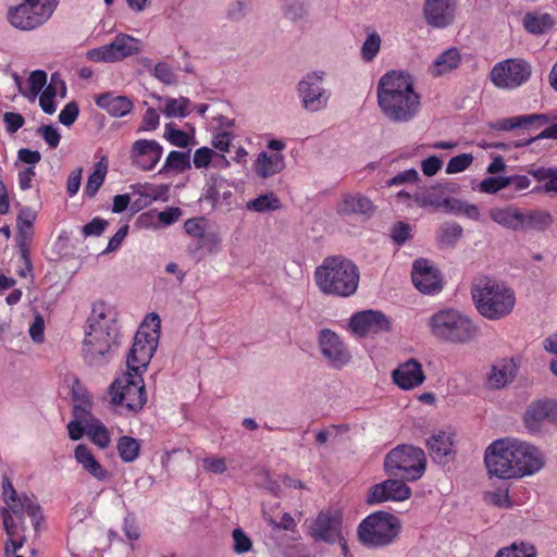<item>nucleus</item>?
<instances>
[{"label":"nucleus","mask_w":557,"mask_h":557,"mask_svg":"<svg viewBox=\"0 0 557 557\" xmlns=\"http://www.w3.org/2000/svg\"><path fill=\"white\" fill-rule=\"evenodd\" d=\"M519 232L536 231L545 232L554 223L552 213L547 210H520Z\"/></svg>","instance_id":"28"},{"label":"nucleus","mask_w":557,"mask_h":557,"mask_svg":"<svg viewBox=\"0 0 557 557\" xmlns=\"http://www.w3.org/2000/svg\"><path fill=\"white\" fill-rule=\"evenodd\" d=\"M3 500L10 515H15L21 520L26 513L33 521L35 529H37L40 520H42L41 508L36 502L35 496L18 495L13 487L9 478H4L2 482Z\"/></svg>","instance_id":"11"},{"label":"nucleus","mask_w":557,"mask_h":557,"mask_svg":"<svg viewBox=\"0 0 557 557\" xmlns=\"http://www.w3.org/2000/svg\"><path fill=\"white\" fill-rule=\"evenodd\" d=\"M389 237L396 246H403L412 237V226L404 221L396 222L389 230Z\"/></svg>","instance_id":"48"},{"label":"nucleus","mask_w":557,"mask_h":557,"mask_svg":"<svg viewBox=\"0 0 557 557\" xmlns=\"http://www.w3.org/2000/svg\"><path fill=\"white\" fill-rule=\"evenodd\" d=\"M532 74V66L523 59H507L494 65L490 73L491 82L502 89H515Z\"/></svg>","instance_id":"10"},{"label":"nucleus","mask_w":557,"mask_h":557,"mask_svg":"<svg viewBox=\"0 0 557 557\" xmlns=\"http://www.w3.org/2000/svg\"><path fill=\"white\" fill-rule=\"evenodd\" d=\"M456 4L453 0H425L424 16L429 25L446 27L455 18Z\"/></svg>","instance_id":"22"},{"label":"nucleus","mask_w":557,"mask_h":557,"mask_svg":"<svg viewBox=\"0 0 557 557\" xmlns=\"http://www.w3.org/2000/svg\"><path fill=\"white\" fill-rule=\"evenodd\" d=\"M3 122L5 124L7 132L14 134L24 125L25 119L20 113L5 112L3 114Z\"/></svg>","instance_id":"64"},{"label":"nucleus","mask_w":557,"mask_h":557,"mask_svg":"<svg viewBox=\"0 0 557 557\" xmlns=\"http://www.w3.org/2000/svg\"><path fill=\"white\" fill-rule=\"evenodd\" d=\"M190 101L188 98H168L165 100V107L163 113L168 117H185L188 115V107Z\"/></svg>","instance_id":"47"},{"label":"nucleus","mask_w":557,"mask_h":557,"mask_svg":"<svg viewBox=\"0 0 557 557\" xmlns=\"http://www.w3.org/2000/svg\"><path fill=\"white\" fill-rule=\"evenodd\" d=\"M554 25L549 14L528 13L523 17V26L531 34H543Z\"/></svg>","instance_id":"42"},{"label":"nucleus","mask_w":557,"mask_h":557,"mask_svg":"<svg viewBox=\"0 0 557 557\" xmlns=\"http://www.w3.org/2000/svg\"><path fill=\"white\" fill-rule=\"evenodd\" d=\"M107 172L108 160L106 157H102L100 161L95 164L94 172L88 176L87 184L85 186L86 196L94 197L98 193L106 180Z\"/></svg>","instance_id":"39"},{"label":"nucleus","mask_w":557,"mask_h":557,"mask_svg":"<svg viewBox=\"0 0 557 557\" xmlns=\"http://www.w3.org/2000/svg\"><path fill=\"white\" fill-rule=\"evenodd\" d=\"M342 517L338 512L321 511L311 527L315 540L333 543L341 532Z\"/></svg>","instance_id":"23"},{"label":"nucleus","mask_w":557,"mask_h":557,"mask_svg":"<svg viewBox=\"0 0 557 557\" xmlns=\"http://www.w3.org/2000/svg\"><path fill=\"white\" fill-rule=\"evenodd\" d=\"M537 182H544L543 185L533 189L537 194H549L557 196V168H537L528 171Z\"/></svg>","instance_id":"37"},{"label":"nucleus","mask_w":557,"mask_h":557,"mask_svg":"<svg viewBox=\"0 0 557 557\" xmlns=\"http://www.w3.org/2000/svg\"><path fill=\"white\" fill-rule=\"evenodd\" d=\"M548 121V116L542 113L516 115L497 120L491 124V127L496 131L508 132L515 128L540 127L546 125Z\"/></svg>","instance_id":"25"},{"label":"nucleus","mask_w":557,"mask_h":557,"mask_svg":"<svg viewBox=\"0 0 557 557\" xmlns=\"http://www.w3.org/2000/svg\"><path fill=\"white\" fill-rule=\"evenodd\" d=\"M484 500L487 504L497 506V507H504L509 508L511 507V502L509 498L508 491L497 490L494 492H487L484 494Z\"/></svg>","instance_id":"56"},{"label":"nucleus","mask_w":557,"mask_h":557,"mask_svg":"<svg viewBox=\"0 0 557 557\" xmlns=\"http://www.w3.org/2000/svg\"><path fill=\"white\" fill-rule=\"evenodd\" d=\"M4 530L9 536L4 546V557H23L17 554V550L24 545L25 537L18 533V528L14 523L13 517H11L9 509L1 508L0 510Z\"/></svg>","instance_id":"31"},{"label":"nucleus","mask_w":557,"mask_h":557,"mask_svg":"<svg viewBox=\"0 0 557 557\" xmlns=\"http://www.w3.org/2000/svg\"><path fill=\"white\" fill-rule=\"evenodd\" d=\"M358 537L367 546L383 545V510H377L361 521Z\"/></svg>","instance_id":"24"},{"label":"nucleus","mask_w":557,"mask_h":557,"mask_svg":"<svg viewBox=\"0 0 557 557\" xmlns=\"http://www.w3.org/2000/svg\"><path fill=\"white\" fill-rule=\"evenodd\" d=\"M314 280L322 293L339 297L354 295L359 285V270L343 257H327L315 269Z\"/></svg>","instance_id":"4"},{"label":"nucleus","mask_w":557,"mask_h":557,"mask_svg":"<svg viewBox=\"0 0 557 557\" xmlns=\"http://www.w3.org/2000/svg\"><path fill=\"white\" fill-rule=\"evenodd\" d=\"M544 422L557 425V401L553 399L532 401L524 412L529 431L539 432Z\"/></svg>","instance_id":"17"},{"label":"nucleus","mask_w":557,"mask_h":557,"mask_svg":"<svg viewBox=\"0 0 557 557\" xmlns=\"http://www.w3.org/2000/svg\"><path fill=\"white\" fill-rule=\"evenodd\" d=\"M163 154V147L154 139H137L129 149L131 164L149 172L156 168Z\"/></svg>","instance_id":"13"},{"label":"nucleus","mask_w":557,"mask_h":557,"mask_svg":"<svg viewBox=\"0 0 557 557\" xmlns=\"http://www.w3.org/2000/svg\"><path fill=\"white\" fill-rule=\"evenodd\" d=\"M166 133H168V140L180 148H185L189 144V137L186 132L174 128L171 124H168L165 126Z\"/></svg>","instance_id":"59"},{"label":"nucleus","mask_w":557,"mask_h":557,"mask_svg":"<svg viewBox=\"0 0 557 557\" xmlns=\"http://www.w3.org/2000/svg\"><path fill=\"white\" fill-rule=\"evenodd\" d=\"M512 380L511 367L508 364L493 366L487 375V385L490 388L498 389L504 387Z\"/></svg>","instance_id":"45"},{"label":"nucleus","mask_w":557,"mask_h":557,"mask_svg":"<svg viewBox=\"0 0 557 557\" xmlns=\"http://www.w3.org/2000/svg\"><path fill=\"white\" fill-rule=\"evenodd\" d=\"M37 212L30 207H22L16 216V227L34 228Z\"/></svg>","instance_id":"61"},{"label":"nucleus","mask_w":557,"mask_h":557,"mask_svg":"<svg viewBox=\"0 0 557 557\" xmlns=\"http://www.w3.org/2000/svg\"><path fill=\"white\" fill-rule=\"evenodd\" d=\"M392 379L399 388L408 391L420 386L425 381V374L422 364L411 358L392 372Z\"/></svg>","instance_id":"21"},{"label":"nucleus","mask_w":557,"mask_h":557,"mask_svg":"<svg viewBox=\"0 0 557 557\" xmlns=\"http://www.w3.org/2000/svg\"><path fill=\"white\" fill-rule=\"evenodd\" d=\"M34 238V228L17 227L16 247L20 252L21 260L24 269L18 272V275L26 277L33 271V263L30 259V245Z\"/></svg>","instance_id":"34"},{"label":"nucleus","mask_w":557,"mask_h":557,"mask_svg":"<svg viewBox=\"0 0 557 557\" xmlns=\"http://www.w3.org/2000/svg\"><path fill=\"white\" fill-rule=\"evenodd\" d=\"M285 168L284 156L282 153H268L262 151L258 154L253 169L258 176L269 178Z\"/></svg>","instance_id":"33"},{"label":"nucleus","mask_w":557,"mask_h":557,"mask_svg":"<svg viewBox=\"0 0 557 557\" xmlns=\"http://www.w3.org/2000/svg\"><path fill=\"white\" fill-rule=\"evenodd\" d=\"M414 90L412 76L405 71H389L385 73V104L387 99L403 96Z\"/></svg>","instance_id":"26"},{"label":"nucleus","mask_w":557,"mask_h":557,"mask_svg":"<svg viewBox=\"0 0 557 557\" xmlns=\"http://www.w3.org/2000/svg\"><path fill=\"white\" fill-rule=\"evenodd\" d=\"M348 329L359 338L373 337L383 331V313L374 310L357 312L349 319Z\"/></svg>","instance_id":"19"},{"label":"nucleus","mask_w":557,"mask_h":557,"mask_svg":"<svg viewBox=\"0 0 557 557\" xmlns=\"http://www.w3.org/2000/svg\"><path fill=\"white\" fill-rule=\"evenodd\" d=\"M455 191L456 185L454 183L437 184L414 194L413 200L419 207H433L434 209L444 207L448 210H455L456 207L453 203L459 205V202L447 197L448 194Z\"/></svg>","instance_id":"18"},{"label":"nucleus","mask_w":557,"mask_h":557,"mask_svg":"<svg viewBox=\"0 0 557 557\" xmlns=\"http://www.w3.org/2000/svg\"><path fill=\"white\" fill-rule=\"evenodd\" d=\"M487 472L499 479H517L540 471L545 461L533 445L519 440H497L485 450Z\"/></svg>","instance_id":"1"},{"label":"nucleus","mask_w":557,"mask_h":557,"mask_svg":"<svg viewBox=\"0 0 557 557\" xmlns=\"http://www.w3.org/2000/svg\"><path fill=\"white\" fill-rule=\"evenodd\" d=\"M37 134H40L50 148H57L60 144L61 136L52 125H44L38 127Z\"/></svg>","instance_id":"63"},{"label":"nucleus","mask_w":557,"mask_h":557,"mask_svg":"<svg viewBox=\"0 0 557 557\" xmlns=\"http://www.w3.org/2000/svg\"><path fill=\"white\" fill-rule=\"evenodd\" d=\"M509 181L508 176H491L484 178L480 184V190L486 194H495L498 190L508 187Z\"/></svg>","instance_id":"54"},{"label":"nucleus","mask_w":557,"mask_h":557,"mask_svg":"<svg viewBox=\"0 0 557 557\" xmlns=\"http://www.w3.org/2000/svg\"><path fill=\"white\" fill-rule=\"evenodd\" d=\"M96 104L106 110L111 116L123 117L134 108L132 100L126 96H114L110 92L101 94L95 99Z\"/></svg>","instance_id":"30"},{"label":"nucleus","mask_w":557,"mask_h":557,"mask_svg":"<svg viewBox=\"0 0 557 557\" xmlns=\"http://www.w3.org/2000/svg\"><path fill=\"white\" fill-rule=\"evenodd\" d=\"M57 5L58 0H23L9 9L8 20L15 28L32 30L46 23Z\"/></svg>","instance_id":"9"},{"label":"nucleus","mask_w":557,"mask_h":557,"mask_svg":"<svg viewBox=\"0 0 557 557\" xmlns=\"http://www.w3.org/2000/svg\"><path fill=\"white\" fill-rule=\"evenodd\" d=\"M411 278L416 288L423 294H434L442 289L441 273L426 259L420 258L413 262Z\"/></svg>","instance_id":"16"},{"label":"nucleus","mask_w":557,"mask_h":557,"mask_svg":"<svg viewBox=\"0 0 557 557\" xmlns=\"http://www.w3.org/2000/svg\"><path fill=\"white\" fill-rule=\"evenodd\" d=\"M233 540H234V552L237 554H244L251 549L252 542L246 535V533L242 529H235L233 531Z\"/></svg>","instance_id":"58"},{"label":"nucleus","mask_w":557,"mask_h":557,"mask_svg":"<svg viewBox=\"0 0 557 557\" xmlns=\"http://www.w3.org/2000/svg\"><path fill=\"white\" fill-rule=\"evenodd\" d=\"M381 47V37L376 33L368 35L361 47V57L364 61H371L379 53Z\"/></svg>","instance_id":"50"},{"label":"nucleus","mask_w":557,"mask_h":557,"mask_svg":"<svg viewBox=\"0 0 557 557\" xmlns=\"http://www.w3.org/2000/svg\"><path fill=\"white\" fill-rule=\"evenodd\" d=\"M406 480L389 479L385 480V502H403L411 496V488L406 484Z\"/></svg>","instance_id":"41"},{"label":"nucleus","mask_w":557,"mask_h":557,"mask_svg":"<svg viewBox=\"0 0 557 557\" xmlns=\"http://www.w3.org/2000/svg\"><path fill=\"white\" fill-rule=\"evenodd\" d=\"M557 139V123L552 124L544 128L542 132H540L537 135L530 137L525 140H521L515 144V147H527L533 144L536 140L541 139Z\"/></svg>","instance_id":"57"},{"label":"nucleus","mask_w":557,"mask_h":557,"mask_svg":"<svg viewBox=\"0 0 557 557\" xmlns=\"http://www.w3.org/2000/svg\"><path fill=\"white\" fill-rule=\"evenodd\" d=\"M79 113L78 104L75 101L69 102L64 106L59 114V121L64 126H71L76 121Z\"/></svg>","instance_id":"60"},{"label":"nucleus","mask_w":557,"mask_h":557,"mask_svg":"<svg viewBox=\"0 0 557 557\" xmlns=\"http://www.w3.org/2000/svg\"><path fill=\"white\" fill-rule=\"evenodd\" d=\"M460 62L461 55L459 50L449 48L435 59L429 71L432 76L438 77L457 69Z\"/></svg>","instance_id":"35"},{"label":"nucleus","mask_w":557,"mask_h":557,"mask_svg":"<svg viewBox=\"0 0 557 557\" xmlns=\"http://www.w3.org/2000/svg\"><path fill=\"white\" fill-rule=\"evenodd\" d=\"M28 83L30 92L34 96H37L47 84V73L41 70L32 72L28 78Z\"/></svg>","instance_id":"62"},{"label":"nucleus","mask_w":557,"mask_h":557,"mask_svg":"<svg viewBox=\"0 0 557 557\" xmlns=\"http://www.w3.org/2000/svg\"><path fill=\"white\" fill-rule=\"evenodd\" d=\"M426 446L430 456L435 462H447L448 457L455 454L454 434L446 432L435 433L426 441Z\"/></svg>","instance_id":"27"},{"label":"nucleus","mask_w":557,"mask_h":557,"mask_svg":"<svg viewBox=\"0 0 557 557\" xmlns=\"http://www.w3.org/2000/svg\"><path fill=\"white\" fill-rule=\"evenodd\" d=\"M321 75L312 73L308 74L298 85L302 104L309 111H318L326 104L327 97L321 87Z\"/></svg>","instance_id":"20"},{"label":"nucleus","mask_w":557,"mask_h":557,"mask_svg":"<svg viewBox=\"0 0 557 557\" xmlns=\"http://www.w3.org/2000/svg\"><path fill=\"white\" fill-rule=\"evenodd\" d=\"M471 295L478 312L488 320H500L511 313L515 292L502 281L480 276L471 284Z\"/></svg>","instance_id":"3"},{"label":"nucleus","mask_w":557,"mask_h":557,"mask_svg":"<svg viewBox=\"0 0 557 557\" xmlns=\"http://www.w3.org/2000/svg\"><path fill=\"white\" fill-rule=\"evenodd\" d=\"M520 210L521 209L515 206H507L503 208L497 207L492 208L488 211V215L491 220L498 225L515 232H519V220L521 219Z\"/></svg>","instance_id":"36"},{"label":"nucleus","mask_w":557,"mask_h":557,"mask_svg":"<svg viewBox=\"0 0 557 557\" xmlns=\"http://www.w3.org/2000/svg\"><path fill=\"white\" fill-rule=\"evenodd\" d=\"M88 323L89 330L83 341V359L90 367L106 366L113 359L120 346L116 312L102 301L96 302Z\"/></svg>","instance_id":"2"},{"label":"nucleus","mask_w":557,"mask_h":557,"mask_svg":"<svg viewBox=\"0 0 557 557\" xmlns=\"http://www.w3.org/2000/svg\"><path fill=\"white\" fill-rule=\"evenodd\" d=\"M108 395L112 406L126 413H138L147 403L143 373L127 369L110 384Z\"/></svg>","instance_id":"5"},{"label":"nucleus","mask_w":557,"mask_h":557,"mask_svg":"<svg viewBox=\"0 0 557 557\" xmlns=\"http://www.w3.org/2000/svg\"><path fill=\"white\" fill-rule=\"evenodd\" d=\"M161 320L154 312L146 315L134 336V343L126 358V368L144 373L157 349Z\"/></svg>","instance_id":"6"},{"label":"nucleus","mask_w":557,"mask_h":557,"mask_svg":"<svg viewBox=\"0 0 557 557\" xmlns=\"http://www.w3.org/2000/svg\"><path fill=\"white\" fill-rule=\"evenodd\" d=\"M140 51L139 40L125 34L117 35L114 40L87 52V59L92 62H116Z\"/></svg>","instance_id":"12"},{"label":"nucleus","mask_w":557,"mask_h":557,"mask_svg":"<svg viewBox=\"0 0 557 557\" xmlns=\"http://www.w3.org/2000/svg\"><path fill=\"white\" fill-rule=\"evenodd\" d=\"M190 168L191 164L189 152L172 150L165 158L162 168L159 170V174H164L170 171L183 173Z\"/></svg>","instance_id":"38"},{"label":"nucleus","mask_w":557,"mask_h":557,"mask_svg":"<svg viewBox=\"0 0 557 557\" xmlns=\"http://www.w3.org/2000/svg\"><path fill=\"white\" fill-rule=\"evenodd\" d=\"M400 531V520L396 516L385 512V545L393 543Z\"/></svg>","instance_id":"52"},{"label":"nucleus","mask_w":557,"mask_h":557,"mask_svg":"<svg viewBox=\"0 0 557 557\" xmlns=\"http://www.w3.org/2000/svg\"><path fill=\"white\" fill-rule=\"evenodd\" d=\"M86 434L100 448H107L110 444L109 431L99 420H91L86 424Z\"/></svg>","instance_id":"44"},{"label":"nucleus","mask_w":557,"mask_h":557,"mask_svg":"<svg viewBox=\"0 0 557 557\" xmlns=\"http://www.w3.org/2000/svg\"><path fill=\"white\" fill-rule=\"evenodd\" d=\"M281 207L282 203L280 198L275 196L273 193L261 195L247 203V208L249 210L260 213L268 211H276L281 209Z\"/></svg>","instance_id":"46"},{"label":"nucleus","mask_w":557,"mask_h":557,"mask_svg":"<svg viewBox=\"0 0 557 557\" xmlns=\"http://www.w3.org/2000/svg\"><path fill=\"white\" fill-rule=\"evenodd\" d=\"M462 227L457 223H447L442 226L440 239L446 245H454L462 236Z\"/></svg>","instance_id":"53"},{"label":"nucleus","mask_w":557,"mask_h":557,"mask_svg":"<svg viewBox=\"0 0 557 557\" xmlns=\"http://www.w3.org/2000/svg\"><path fill=\"white\" fill-rule=\"evenodd\" d=\"M318 344L323 357L335 368L348 364L351 356L337 333L330 329L319 332Z\"/></svg>","instance_id":"14"},{"label":"nucleus","mask_w":557,"mask_h":557,"mask_svg":"<svg viewBox=\"0 0 557 557\" xmlns=\"http://www.w3.org/2000/svg\"><path fill=\"white\" fill-rule=\"evenodd\" d=\"M473 162V156L471 153H461L456 157H453L447 165L446 173L447 174H456L468 169Z\"/></svg>","instance_id":"51"},{"label":"nucleus","mask_w":557,"mask_h":557,"mask_svg":"<svg viewBox=\"0 0 557 557\" xmlns=\"http://www.w3.org/2000/svg\"><path fill=\"white\" fill-rule=\"evenodd\" d=\"M385 469L406 481H418L426 469L425 453L413 445H398L385 456Z\"/></svg>","instance_id":"8"},{"label":"nucleus","mask_w":557,"mask_h":557,"mask_svg":"<svg viewBox=\"0 0 557 557\" xmlns=\"http://www.w3.org/2000/svg\"><path fill=\"white\" fill-rule=\"evenodd\" d=\"M74 457L77 463L96 480L104 482L109 479V471L95 458L86 445H77L74 450Z\"/></svg>","instance_id":"29"},{"label":"nucleus","mask_w":557,"mask_h":557,"mask_svg":"<svg viewBox=\"0 0 557 557\" xmlns=\"http://www.w3.org/2000/svg\"><path fill=\"white\" fill-rule=\"evenodd\" d=\"M432 334L444 342L465 344L476 336V326L460 312L447 309L438 311L430 319Z\"/></svg>","instance_id":"7"},{"label":"nucleus","mask_w":557,"mask_h":557,"mask_svg":"<svg viewBox=\"0 0 557 557\" xmlns=\"http://www.w3.org/2000/svg\"><path fill=\"white\" fill-rule=\"evenodd\" d=\"M307 13V0H285L284 15L287 18L298 21L304 18Z\"/></svg>","instance_id":"49"},{"label":"nucleus","mask_w":557,"mask_h":557,"mask_svg":"<svg viewBox=\"0 0 557 557\" xmlns=\"http://www.w3.org/2000/svg\"><path fill=\"white\" fill-rule=\"evenodd\" d=\"M537 552L533 544L528 542H513L499 548L494 557H536Z\"/></svg>","instance_id":"40"},{"label":"nucleus","mask_w":557,"mask_h":557,"mask_svg":"<svg viewBox=\"0 0 557 557\" xmlns=\"http://www.w3.org/2000/svg\"><path fill=\"white\" fill-rule=\"evenodd\" d=\"M153 76L166 85H173L176 83V75L172 66L164 62L156 64L153 69Z\"/></svg>","instance_id":"55"},{"label":"nucleus","mask_w":557,"mask_h":557,"mask_svg":"<svg viewBox=\"0 0 557 557\" xmlns=\"http://www.w3.org/2000/svg\"><path fill=\"white\" fill-rule=\"evenodd\" d=\"M420 107L419 94L411 91L403 96L387 99L385 116L395 123H407L418 114Z\"/></svg>","instance_id":"15"},{"label":"nucleus","mask_w":557,"mask_h":557,"mask_svg":"<svg viewBox=\"0 0 557 557\" xmlns=\"http://www.w3.org/2000/svg\"><path fill=\"white\" fill-rule=\"evenodd\" d=\"M337 211L344 215L360 214L370 216L374 211V206L368 197L360 194H349L343 197Z\"/></svg>","instance_id":"32"},{"label":"nucleus","mask_w":557,"mask_h":557,"mask_svg":"<svg viewBox=\"0 0 557 557\" xmlns=\"http://www.w3.org/2000/svg\"><path fill=\"white\" fill-rule=\"evenodd\" d=\"M116 449L124 462H133L139 456L140 444L136 438L124 435L119 438Z\"/></svg>","instance_id":"43"}]
</instances>
